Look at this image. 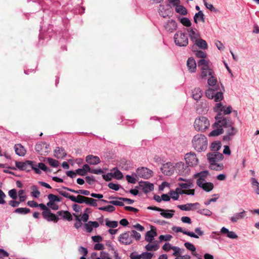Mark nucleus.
Instances as JSON below:
<instances>
[{"label":"nucleus","mask_w":259,"mask_h":259,"mask_svg":"<svg viewBox=\"0 0 259 259\" xmlns=\"http://www.w3.org/2000/svg\"><path fill=\"white\" fill-rule=\"evenodd\" d=\"M192 144L197 151H205L207 147V138L204 135L198 134L193 137Z\"/></svg>","instance_id":"nucleus-1"},{"label":"nucleus","mask_w":259,"mask_h":259,"mask_svg":"<svg viewBox=\"0 0 259 259\" xmlns=\"http://www.w3.org/2000/svg\"><path fill=\"white\" fill-rule=\"evenodd\" d=\"M209 120L205 116L197 117L194 122V127L197 131L203 132L209 126Z\"/></svg>","instance_id":"nucleus-2"},{"label":"nucleus","mask_w":259,"mask_h":259,"mask_svg":"<svg viewBox=\"0 0 259 259\" xmlns=\"http://www.w3.org/2000/svg\"><path fill=\"white\" fill-rule=\"evenodd\" d=\"M15 165L20 170L30 171L31 169H33L36 174H40L41 173V171L35 166L34 161L29 160L25 162L16 161Z\"/></svg>","instance_id":"nucleus-3"},{"label":"nucleus","mask_w":259,"mask_h":259,"mask_svg":"<svg viewBox=\"0 0 259 259\" xmlns=\"http://www.w3.org/2000/svg\"><path fill=\"white\" fill-rule=\"evenodd\" d=\"M230 124V125H222V127L225 128L226 133V135L223 136L224 141H228L232 140L237 132V129L234 126V123L231 120Z\"/></svg>","instance_id":"nucleus-4"},{"label":"nucleus","mask_w":259,"mask_h":259,"mask_svg":"<svg viewBox=\"0 0 259 259\" xmlns=\"http://www.w3.org/2000/svg\"><path fill=\"white\" fill-rule=\"evenodd\" d=\"M175 44L180 47H185L188 44V38L186 34L182 31H178L174 35Z\"/></svg>","instance_id":"nucleus-5"},{"label":"nucleus","mask_w":259,"mask_h":259,"mask_svg":"<svg viewBox=\"0 0 259 259\" xmlns=\"http://www.w3.org/2000/svg\"><path fill=\"white\" fill-rule=\"evenodd\" d=\"M174 167L175 170L180 175L187 176L189 174L190 168L188 166L182 162L177 163Z\"/></svg>","instance_id":"nucleus-6"},{"label":"nucleus","mask_w":259,"mask_h":259,"mask_svg":"<svg viewBox=\"0 0 259 259\" xmlns=\"http://www.w3.org/2000/svg\"><path fill=\"white\" fill-rule=\"evenodd\" d=\"M119 242L124 245H130L133 242L131 231H127L120 234L118 237Z\"/></svg>","instance_id":"nucleus-7"},{"label":"nucleus","mask_w":259,"mask_h":259,"mask_svg":"<svg viewBox=\"0 0 259 259\" xmlns=\"http://www.w3.org/2000/svg\"><path fill=\"white\" fill-rule=\"evenodd\" d=\"M42 215L43 218L47 221H52L54 223H57L59 220L58 215H56L51 212V210L46 206L45 209H43Z\"/></svg>","instance_id":"nucleus-8"},{"label":"nucleus","mask_w":259,"mask_h":259,"mask_svg":"<svg viewBox=\"0 0 259 259\" xmlns=\"http://www.w3.org/2000/svg\"><path fill=\"white\" fill-rule=\"evenodd\" d=\"M215 118L217 122L215 124H218L220 127H222V125H230L231 120L226 117H225L222 112L218 113L215 116Z\"/></svg>","instance_id":"nucleus-9"},{"label":"nucleus","mask_w":259,"mask_h":259,"mask_svg":"<svg viewBox=\"0 0 259 259\" xmlns=\"http://www.w3.org/2000/svg\"><path fill=\"white\" fill-rule=\"evenodd\" d=\"M185 159L187 164L190 166L196 165L198 162V159L194 152L187 153L185 156Z\"/></svg>","instance_id":"nucleus-10"},{"label":"nucleus","mask_w":259,"mask_h":259,"mask_svg":"<svg viewBox=\"0 0 259 259\" xmlns=\"http://www.w3.org/2000/svg\"><path fill=\"white\" fill-rule=\"evenodd\" d=\"M49 145L45 142H40L35 146L36 151L41 155H46L49 152Z\"/></svg>","instance_id":"nucleus-11"},{"label":"nucleus","mask_w":259,"mask_h":259,"mask_svg":"<svg viewBox=\"0 0 259 259\" xmlns=\"http://www.w3.org/2000/svg\"><path fill=\"white\" fill-rule=\"evenodd\" d=\"M203 179H198L196 181L197 185L200 188H202L204 191L209 192L212 190L214 187V185L212 183L205 182Z\"/></svg>","instance_id":"nucleus-12"},{"label":"nucleus","mask_w":259,"mask_h":259,"mask_svg":"<svg viewBox=\"0 0 259 259\" xmlns=\"http://www.w3.org/2000/svg\"><path fill=\"white\" fill-rule=\"evenodd\" d=\"M136 188L141 189L145 193H147L154 190V185L148 182L141 181L139 183V186H136Z\"/></svg>","instance_id":"nucleus-13"},{"label":"nucleus","mask_w":259,"mask_h":259,"mask_svg":"<svg viewBox=\"0 0 259 259\" xmlns=\"http://www.w3.org/2000/svg\"><path fill=\"white\" fill-rule=\"evenodd\" d=\"M152 173L153 172L151 170L146 167L138 168L137 170L138 176L145 179L151 178L152 176Z\"/></svg>","instance_id":"nucleus-14"},{"label":"nucleus","mask_w":259,"mask_h":259,"mask_svg":"<svg viewBox=\"0 0 259 259\" xmlns=\"http://www.w3.org/2000/svg\"><path fill=\"white\" fill-rule=\"evenodd\" d=\"M209 162H217L224 158L223 154L218 152H212L207 155Z\"/></svg>","instance_id":"nucleus-15"},{"label":"nucleus","mask_w":259,"mask_h":259,"mask_svg":"<svg viewBox=\"0 0 259 259\" xmlns=\"http://www.w3.org/2000/svg\"><path fill=\"white\" fill-rule=\"evenodd\" d=\"M161 170L164 175L170 176L174 174L175 167L171 163H166L163 165Z\"/></svg>","instance_id":"nucleus-16"},{"label":"nucleus","mask_w":259,"mask_h":259,"mask_svg":"<svg viewBox=\"0 0 259 259\" xmlns=\"http://www.w3.org/2000/svg\"><path fill=\"white\" fill-rule=\"evenodd\" d=\"M158 12L159 15L163 17V18L169 17L171 15L170 9L169 8H166L165 6L162 5H159Z\"/></svg>","instance_id":"nucleus-17"},{"label":"nucleus","mask_w":259,"mask_h":259,"mask_svg":"<svg viewBox=\"0 0 259 259\" xmlns=\"http://www.w3.org/2000/svg\"><path fill=\"white\" fill-rule=\"evenodd\" d=\"M157 235L156 232V229L155 227L152 226L151 230L148 231L145 235V240L149 243L153 242L154 237Z\"/></svg>","instance_id":"nucleus-18"},{"label":"nucleus","mask_w":259,"mask_h":259,"mask_svg":"<svg viewBox=\"0 0 259 259\" xmlns=\"http://www.w3.org/2000/svg\"><path fill=\"white\" fill-rule=\"evenodd\" d=\"M200 204L198 202L194 203H187L184 205H179L178 207L182 210L189 211L194 209L198 208Z\"/></svg>","instance_id":"nucleus-19"},{"label":"nucleus","mask_w":259,"mask_h":259,"mask_svg":"<svg viewBox=\"0 0 259 259\" xmlns=\"http://www.w3.org/2000/svg\"><path fill=\"white\" fill-rule=\"evenodd\" d=\"M172 230L176 232H182L184 234L187 235L191 237H193L195 238H198L199 237L196 235L194 233L192 232H189L186 230H183L182 228L180 227H176L174 226L172 228Z\"/></svg>","instance_id":"nucleus-20"},{"label":"nucleus","mask_w":259,"mask_h":259,"mask_svg":"<svg viewBox=\"0 0 259 259\" xmlns=\"http://www.w3.org/2000/svg\"><path fill=\"white\" fill-rule=\"evenodd\" d=\"M87 162L91 165H96L100 163L101 160L99 157L93 155H89L86 157Z\"/></svg>","instance_id":"nucleus-21"},{"label":"nucleus","mask_w":259,"mask_h":259,"mask_svg":"<svg viewBox=\"0 0 259 259\" xmlns=\"http://www.w3.org/2000/svg\"><path fill=\"white\" fill-rule=\"evenodd\" d=\"M188 70L190 72H194L196 69V63L195 60L192 58H189L187 62Z\"/></svg>","instance_id":"nucleus-22"},{"label":"nucleus","mask_w":259,"mask_h":259,"mask_svg":"<svg viewBox=\"0 0 259 259\" xmlns=\"http://www.w3.org/2000/svg\"><path fill=\"white\" fill-rule=\"evenodd\" d=\"M14 149L16 154L20 156H24L26 154V150L20 144H16Z\"/></svg>","instance_id":"nucleus-23"},{"label":"nucleus","mask_w":259,"mask_h":259,"mask_svg":"<svg viewBox=\"0 0 259 259\" xmlns=\"http://www.w3.org/2000/svg\"><path fill=\"white\" fill-rule=\"evenodd\" d=\"M57 215L62 216L63 219L68 221L72 220V216L68 211L60 210L57 212Z\"/></svg>","instance_id":"nucleus-24"},{"label":"nucleus","mask_w":259,"mask_h":259,"mask_svg":"<svg viewBox=\"0 0 259 259\" xmlns=\"http://www.w3.org/2000/svg\"><path fill=\"white\" fill-rule=\"evenodd\" d=\"M177 25L175 21L173 20H168L164 28L168 31L172 32L177 29Z\"/></svg>","instance_id":"nucleus-25"},{"label":"nucleus","mask_w":259,"mask_h":259,"mask_svg":"<svg viewBox=\"0 0 259 259\" xmlns=\"http://www.w3.org/2000/svg\"><path fill=\"white\" fill-rule=\"evenodd\" d=\"M54 156L57 158H63L66 155V153L64 149L57 147L54 151Z\"/></svg>","instance_id":"nucleus-26"},{"label":"nucleus","mask_w":259,"mask_h":259,"mask_svg":"<svg viewBox=\"0 0 259 259\" xmlns=\"http://www.w3.org/2000/svg\"><path fill=\"white\" fill-rule=\"evenodd\" d=\"M204 23L205 22L204 15L201 11H199L196 13L194 16V21L195 23H197L198 21Z\"/></svg>","instance_id":"nucleus-27"},{"label":"nucleus","mask_w":259,"mask_h":259,"mask_svg":"<svg viewBox=\"0 0 259 259\" xmlns=\"http://www.w3.org/2000/svg\"><path fill=\"white\" fill-rule=\"evenodd\" d=\"M202 96V92L200 88H195L192 91V97L194 100L198 101Z\"/></svg>","instance_id":"nucleus-28"},{"label":"nucleus","mask_w":259,"mask_h":259,"mask_svg":"<svg viewBox=\"0 0 259 259\" xmlns=\"http://www.w3.org/2000/svg\"><path fill=\"white\" fill-rule=\"evenodd\" d=\"M245 213L246 211L243 210L240 213H236L231 218V221L232 222H237L239 220L243 219L245 217Z\"/></svg>","instance_id":"nucleus-29"},{"label":"nucleus","mask_w":259,"mask_h":259,"mask_svg":"<svg viewBox=\"0 0 259 259\" xmlns=\"http://www.w3.org/2000/svg\"><path fill=\"white\" fill-rule=\"evenodd\" d=\"M152 243H148L146 245L145 248L147 251H156L159 248V245L157 241L152 242Z\"/></svg>","instance_id":"nucleus-30"},{"label":"nucleus","mask_w":259,"mask_h":259,"mask_svg":"<svg viewBox=\"0 0 259 259\" xmlns=\"http://www.w3.org/2000/svg\"><path fill=\"white\" fill-rule=\"evenodd\" d=\"M86 199V196H82L81 195H78L77 196V197H75L74 196H73L71 198H70V200L74 202H76L78 203H84L85 200Z\"/></svg>","instance_id":"nucleus-31"},{"label":"nucleus","mask_w":259,"mask_h":259,"mask_svg":"<svg viewBox=\"0 0 259 259\" xmlns=\"http://www.w3.org/2000/svg\"><path fill=\"white\" fill-rule=\"evenodd\" d=\"M187 31L189 33L191 40L195 42L196 40L199 38V35L196 32L194 29H188Z\"/></svg>","instance_id":"nucleus-32"},{"label":"nucleus","mask_w":259,"mask_h":259,"mask_svg":"<svg viewBox=\"0 0 259 259\" xmlns=\"http://www.w3.org/2000/svg\"><path fill=\"white\" fill-rule=\"evenodd\" d=\"M27 205L32 207H39L42 210L45 209L46 205L43 203L38 204L34 201H28L27 203Z\"/></svg>","instance_id":"nucleus-33"},{"label":"nucleus","mask_w":259,"mask_h":259,"mask_svg":"<svg viewBox=\"0 0 259 259\" xmlns=\"http://www.w3.org/2000/svg\"><path fill=\"white\" fill-rule=\"evenodd\" d=\"M195 44L200 48L202 49H206L207 48V45L205 40L198 38L195 41Z\"/></svg>","instance_id":"nucleus-34"},{"label":"nucleus","mask_w":259,"mask_h":259,"mask_svg":"<svg viewBox=\"0 0 259 259\" xmlns=\"http://www.w3.org/2000/svg\"><path fill=\"white\" fill-rule=\"evenodd\" d=\"M166 211L169 212H164V211H161L160 215L163 218L166 219H171L172 218L174 215V212H175V211L173 209L166 210Z\"/></svg>","instance_id":"nucleus-35"},{"label":"nucleus","mask_w":259,"mask_h":259,"mask_svg":"<svg viewBox=\"0 0 259 259\" xmlns=\"http://www.w3.org/2000/svg\"><path fill=\"white\" fill-rule=\"evenodd\" d=\"M213 74V72L211 69L202 70L201 71L200 77L202 79H205L207 77L210 76Z\"/></svg>","instance_id":"nucleus-36"},{"label":"nucleus","mask_w":259,"mask_h":259,"mask_svg":"<svg viewBox=\"0 0 259 259\" xmlns=\"http://www.w3.org/2000/svg\"><path fill=\"white\" fill-rule=\"evenodd\" d=\"M186 183H179L178 185L180 187L183 189L191 188L193 187V184L191 180H188L186 181Z\"/></svg>","instance_id":"nucleus-37"},{"label":"nucleus","mask_w":259,"mask_h":259,"mask_svg":"<svg viewBox=\"0 0 259 259\" xmlns=\"http://www.w3.org/2000/svg\"><path fill=\"white\" fill-rule=\"evenodd\" d=\"M176 11L182 15H186L187 14L186 9L184 6L180 5L176 7Z\"/></svg>","instance_id":"nucleus-38"},{"label":"nucleus","mask_w":259,"mask_h":259,"mask_svg":"<svg viewBox=\"0 0 259 259\" xmlns=\"http://www.w3.org/2000/svg\"><path fill=\"white\" fill-rule=\"evenodd\" d=\"M31 190H32L31 194L33 197L35 198H38L39 197L40 193L38 191L37 186L35 185L31 186Z\"/></svg>","instance_id":"nucleus-39"},{"label":"nucleus","mask_w":259,"mask_h":259,"mask_svg":"<svg viewBox=\"0 0 259 259\" xmlns=\"http://www.w3.org/2000/svg\"><path fill=\"white\" fill-rule=\"evenodd\" d=\"M97 200L94 198L86 197L84 203L92 206H97Z\"/></svg>","instance_id":"nucleus-40"},{"label":"nucleus","mask_w":259,"mask_h":259,"mask_svg":"<svg viewBox=\"0 0 259 259\" xmlns=\"http://www.w3.org/2000/svg\"><path fill=\"white\" fill-rule=\"evenodd\" d=\"M210 168L212 170H221L223 168V165L217 164V162H209Z\"/></svg>","instance_id":"nucleus-41"},{"label":"nucleus","mask_w":259,"mask_h":259,"mask_svg":"<svg viewBox=\"0 0 259 259\" xmlns=\"http://www.w3.org/2000/svg\"><path fill=\"white\" fill-rule=\"evenodd\" d=\"M56 198L57 196L53 194H50L48 196V198L49 200V201L47 203V206H51L53 204V203H55V202H56Z\"/></svg>","instance_id":"nucleus-42"},{"label":"nucleus","mask_w":259,"mask_h":259,"mask_svg":"<svg viewBox=\"0 0 259 259\" xmlns=\"http://www.w3.org/2000/svg\"><path fill=\"white\" fill-rule=\"evenodd\" d=\"M101 201L105 203H110L112 205H114L120 206H122L124 205V204H123L122 201H121V200H119V201L112 200V201H110L108 202L106 200L102 199Z\"/></svg>","instance_id":"nucleus-43"},{"label":"nucleus","mask_w":259,"mask_h":259,"mask_svg":"<svg viewBox=\"0 0 259 259\" xmlns=\"http://www.w3.org/2000/svg\"><path fill=\"white\" fill-rule=\"evenodd\" d=\"M222 127H220V128L213 130L211 132L209 133V136L211 137H214L219 136L222 134L223 133L224 130Z\"/></svg>","instance_id":"nucleus-44"},{"label":"nucleus","mask_w":259,"mask_h":259,"mask_svg":"<svg viewBox=\"0 0 259 259\" xmlns=\"http://www.w3.org/2000/svg\"><path fill=\"white\" fill-rule=\"evenodd\" d=\"M14 212L20 214H27L30 212V209L28 208L20 207L16 209Z\"/></svg>","instance_id":"nucleus-45"},{"label":"nucleus","mask_w":259,"mask_h":259,"mask_svg":"<svg viewBox=\"0 0 259 259\" xmlns=\"http://www.w3.org/2000/svg\"><path fill=\"white\" fill-rule=\"evenodd\" d=\"M35 166L39 170L41 169L46 172L51 171V170L50 169H49L48 167L44 163L40 162L38 164V165L35 164Z\"/></svg>","instance_id":"nucleus-46"},{"label":"nucleus","mask_w":259,"mask_h":259,"mask_svg":"<svg viewBox=\"0 0 259 259\" xmlns=\"http://www.w3.org/2000/svg\"><path fill=\"white\" fill-rule=\"evenodd\" d=\"M215 91L212 89H209L206 90L205 92V95L207 98L212 99L214 96Z\"/></svg>","instance_id":"nucleus-47"},{"label":"nucleus","mask_w":259,"mask_h":259,"mask_svg":"<svg viewBox=\"0 0 259 259\" xmlns=\"http://www.w3.org/2000/svg\"><path fill=\"white\" fill-rule=\"evenodd\" d=\"M47 160L49 164L54 167H57L59 165V162L58 160L50 157L47 158Z\"/></svg>","instance_id":"nucleus-48"},{"label":"nucleus","mask_w":259,"mask_h":259,"mask_svg":"<svg viewBox=\"0 0 259 259\" xmlns=\"http://www.w3.org/2000/svg\"><path fill=\"white\" fill-rule=\"evenodd\" d=\"M214 101L216 102L221 101L223 99V94L221 92H215L213 97Z\"/></svg>","instance_id":"nucleus-49"},{"label":"nucleus","mask_w":259,"mask_h":259,"mask_svg":"<svg viewBox=\"0 0 259 259\" xmlns=\"http://www.w3.org/2000/svg\"><path fill=\"white\" fill-rule=\"evenodd\" d=\"M106 225L110 228H116L118 226V222L117 221H110L108 219H106Z\"/></svg>","instance_id":"nucleus-50"},{"label":"nucleus","mask_w":259,"mask_h":259,"mask_svg":"<svg viewBox=\"0 0 259 259\" xmlns=\"http://www.w3.org/2000/svg\"><path fill=\"white\" fill-rule=\"evenodd\" d=\"M99 210H104L110 212H112L115 210V207L113 205H108L106 206L101 207L99 208Z\"/></svg>","instance_id":"nucleus-51"},{"label":"nucleus","mask_w":259,"mask_h":259,"mask_svg":"<svg viewBox=\"0 0 259 259\" xmlns=\"http://www.w3.org/2000/svg\"><path fill=\"white\" fill-rule=\"evenodd\" d=\"M210 147L214 152H217L221 148V144L220 142H213Z\"/></svg>","instance_id":"nucleus-52"},{"label":"nucleus","mask_w":259,"mask_h":259,"mask_svg":"<svg viewBox=\"0 0 259 259\" xmlns=\"http://www.w3.org/2000/svg\"><path fill=\"white\" fill-rule=\"evenodd\" d=\"M197 212L199 214H202V215H206V216H210L212 214V212L210 210H209V209H206V208H203V209H199L198 211H197Z\"/></svg>","instance_id":"nucleus-53"},{"label":"nucleus","mask_w":259,"mask_h":259,"mask_svg":"<svg viewBox=\"0 0 259 259\" xmlns=\"http://www.w3.org/2000/svg\"><path fill=\"white\" fill-rule=\"evenodd\" d=\"M181 23L186 27H189L191 25V22L190 20L187 18H182L180 20Z\"/></svg>","instance_id":"nucleus-54"},{"label":"nucleus","mask_w":259,"mask_h":259,"mask_svg":"<svg viewBox=\"0 0 259 259\" xmlns=\"http://www.w3.org/2000/svg\"><path fill=\"white\" fill-rule=\"evenodd\" d=\"M184 246L187 249L189 250L190 251H192V252H195L196 250V248H195V246L193 244H192L190 242L185 243Z\"/></svg>","instance_id":"nucleus-55"},{"label":"nucleus","mask_w":259,"mask_h":259,"mask_svg":"<svg viewBox=\"0 0 259 259\" xmlns=\"http://www.w3.org/2000/svg\"><path fill=\"white\" fill-rule=\"evenodd\" d=\"M112 198L116 199H118L119 200H121L123 202H125L127 204H130L133 203L134 202V200L129 199V198H127L118 197H112Z\"/></svg>","instance_id":"nucleus-56"},{"label":"nucleus","mask_w":259,"mask_h":259,"mask_svg":"<svg viewBox=\"0 0 259 259\" xmlns=\"http://www.w3.org/2000/svg\"><path fill=\"white\" fill-rule=\"evenodd\" d=\"M172 249L174 251V252L172 254L174 256L177 257L181 256V250L179 247L177 246H173Z\"/></svg>","instance_id":"nucleus-57"},{"label":"nucleus","mask_w":259,"mask_h":259,"mask_svg":"<svg viewBox=\"0 0 259 259\" xmlns=\"http://www.w3.org/2000/svg\"><path fill=\"white\" fill-rule=\"evenodd\" d=\"M195 55L197 57L201 59H205L206 57V54L205 52L202 51H197L195 53Z\"/></svg>","instance_id":"nucleus-58"},{"label":"nucleus","mask_w":259,"mask_h":259,"mask_svg":"<svg viewBox=\"0 0 259 259\" xmlns=\"http://www.w3.org/2000/svg\"><path fill=\"white\" fill-rule=\"evenodd\" d=\"M131 233L133 237V239L135 238L136 240H139L140 239L141 236L139 233L137 232L135 230H132L131 231Z\"/></svg>","instance_id":"nucleus-59"},{"label":"nucleus","mask_w":259,"mask_h":259,"mask_svg":"<svg viewBox=\"0 0 259 259\" xmlns=\"http://www.w3.org/2000/svg\"><path fill=\"white\" fill-rule=\"evenodd\" d=\"M210 76V78L207 80V83L209 85L213 86L217 83V79L213 76V74Z\"/></svg>","instance_id":"nucleus-60"},{"label":"nucleus","mask_w":259,"mask_h":259,"mask_svg":"<svg viewBox=\"0 0 259 259\" xmlns=\"http://www.w3.org/2000/svg\"><path fill=\"white\" fill-rule=\"evenodd\" d=\"M9 195L13 200H15L17 198V191L15 189L10 190Z\"/></svg>","instance_id":"nucleus-61"},{"label":"nucleus","mask_w":259,"mask_h":259,"mask_svg":"<svg viewBox=\"0 0 259 259\" xmlns=\"http://www.w3.org/2000/svg\"><path fill=\"white\" fill-rule=\"evenodd\" d=\"M141 255V258L143 259H151L153 254L150 252H143Z\"/></svg>","instance_id":"nucleus-62"},{"label":"nucleus","mask_w":259,"mask_h":259,"mask_svg":"<svg viewBox=\"0 0 259 259\" xmlns=\"http://www.w3.org/2000/svg\"><path fill=\"white\" fill-rule=\"evenodd\" d=\"M57 191L58 192V193L60 195H62L63 196H64L65 198L69 199L70 200V198H71L73 196V195H70L68 193H67L65 191H61L59 189H57Z\"/></svg>","instance_id":"nucleus-63"},{"label":"nucleus","mask_w":259,"mask_h":259,"mask_svg":"<svg viewBox=\"0 0 259 259\" xmlns=\"http://www.w3.org/2000/svg\"><path fill=\"white\" fill-rule=\"evenodd\" d=\"M159 240L162 241L163 240L164 241H169L172 238V236L170 235H160L159 237Z\"/></svg>","instance_id":"nucleus-64"}]
</instances>
